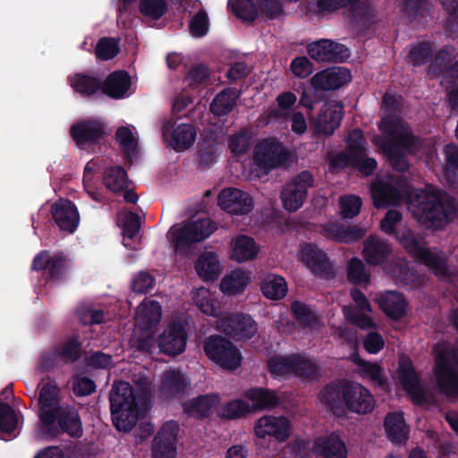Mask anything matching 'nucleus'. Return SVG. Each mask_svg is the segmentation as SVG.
<instances>
[{"instance_id": "obj_18", "label": "nucleus", "mask_w": 458, "mask_h": 458, "mask_svg": "<svg viewBox=\"0 0 458 458\" xmlns=\"http://www.w3.org/2000/svg\"><path fill=\"white\" fill-rule=\"evenodd\" d=\"M217 204L225 212L237 216L248 215L254 208V200L248 192L233 187L219 192Z\"/></svg>"}, {"instance_id": "obj_52", "label": "nucleus", "mask_w": 458, "mask_h": 458, "mask_svg": "<svg viewBox=\"0 0 458 458\" xmlns=\"http://www.w3.org/2000/svg\"><path fill=\"white\" fill-rule=\"evenodd\" d=\"M193 7L198 9V12L190 20V32L195 38L203 37L208 33L209 28L208 13L201 8V3L199 1L193 3Z\"/></svg>"}, {"instance_id": "obj_5", "label": "nucleus", "mask_w": 458, "mask_h": 458, "mask_svg": "<svg viewBox=\"0 0 458 458\" xmlns=\"http://www.w3.org/2000/svg\"><path fill=\"white\" fill-rule=\"evenodd\" d=\"M162 310L160 304L150 299H145L137 308L135 327L131 344L137 348L150 351L154 345V329L160 322Z\"/></svg>"}, {"instance_id": "obj_57", "label": "nucleus", "mask_w": 458, "mask_h": 458, "mask_svg": "<svg viewBox=\"0 0 458 458\" xmlns=\"http://www.w3.org/2000/svg\"><path fill=\"white\" fill-rule=\"evenodd\" d=\"M100 170V165H98L96 161H89L85 165L84 174H83V185L90 196V198L95 201H99V194L96 190V180L95 174L98 173Z\"/></svg>"}, {"instance_id": "obj_58", "label": "nucleus", "mask_w": 458, "mask_h": 458, "mask_svg": "<svg viewBox=\"0 0 458 458\" xmlns=\"http://www.w3.org/2000/svg\"><path fill=\"white\" fill-rule=\"evenodd\" d=\"M140 13L152 20L159 19L167 10L165 0H140Z\"/></svg>"}, {"instance_id": "obj_36", "label": "nucleus", "mask_w": 458, "mask_h": 458, "mask_svg": "<svg viewBox=\"0 0 458 458\" xmlns=\"http://www.w3.org/2000/svg\"><path fill=\"white\" fill-rule=\"evenodd\" d=\"M380 308L390 318L399 319L406 315L407 303L403 295L394 291L380 294L377 298Z\"/></svg>"}, {"instance_id": "obj_39", "label": "nucleus", "mask_w": 458, "mask_h": 458, "mask_svg": "<svg viewBox=\"0 0 458 458\" xmlns=\"http://www.w3.org/2000/svg\"><path fill=\"white\" fill-rule=\"evenodd\" d=\"M387 437L394 443H405L409 437V428L401 412H390L385 418Z\"/></svg>"}, {"instance_id": "obj_20", "label": "nucleus", "mask_w": 458, "mask_h": 458, "mask_svg": "<svg viewBox=\"0 0 458 458\" xmlns=\"http://www.w3.org/2000/svg\"><path fill=\"white\" fill-rule=\"evenodd\" d=\"M351 295L356 306L343 307V312L345 319L361 329L375 327L376 323L369 316L372 309L366 296L357 289L352 290Z\"/></svg>"}, {"instance_id": "obj_4", "label": "nucleus", "mask_w": 458, "mask_h": 458, "mask_svg": "<svg viewBox=\"0 0 458 458\" xmlns=\"http://www.w3.org/2000/svg\"><path fill=\"white\" fill-rule=\"evenodd\" d=\"M319 400L338 416L344 414L346 410L367 415L374 411L377 404L373 394L356 382L328 385L321 390Z\"/></svg>"}, {"instance_id": "obj_59", "label": "nucleus", "mask_w": 458, "mask_h": 458, "mask_svg": "<svg viewBox=\"0 0 458 458\" xmlns=\"http://www.w3.org/2000/svg\"><path fill=\"white\" fill-rule=\"evenodd\" d=\"M441 84L446 88L452 105L458 106V62L445 72Z\"/></svg>"}, {"instance_id": "obj_17", "label": "nucleus", "mask_w": 458, "mask_h": 458, "mask_svg": "<svg viewBox=\"0 0 458 458\" xmlns=\"http://www.w3.org/2000/svg\"><path fill=\"white\" fill-rule=\"evenodd\" d=\"M312 183L313 177L308 171H303L293 177L281 193L284 208L290 212L299 209L303 205L308 189Z\"/></svg>"}, {"instance_id": "obj_12", "label": "nucleus", "mask_w": 458, "mask_h": 458, "mask_svg": "<svg viewBox=\"0 0 458 458\" xmlns=\"http://www.w3.org/2000/svg\"><path fill=\"white\" fill-rule=\"evenodd\" d=\"M39 417L40 425L38 434L41 437H46V429L52 430L55 423V413L63 406L59 404V388L53 380L43 382L39 391Z\"/></svg>"}, {"instance_id": "obj_55", "label": "nucleus", "mask_w": 458, "mask_h": 458, "mask_svg": "<svg viewBox=\"0 0 458 458\" xmlns=\"http://www.w3.org/2000/svg\"><path fill=\"white\" fill-rule=\"evenodd\" d=\"M233 13L244 21H253L259 15V10L251 0H229Z\"/></svg>"}, {"instance_id": "obj_49", "label": "nucleus", "mask_w": 458, "mask_h": 458, "mask_svg": "<svg viewBox=\"0 0 458 458\" xmlns=\"http://www.w3.org/2000/svg\"><path fill=\"white\" fill-rule=\"evenodd\" d=\"M237 98L236 91L231 89H227L220 92L216 96L211 103V112L216 115H225L230 113L235 106Z\"/></svg>"}, {"instance_id": "obj_44", "label": "nucleus", "mask_w": 458, "mask_h": 458, "mask_svg": "<svg viewBox=\"0 0 458 458\" xmlns=\"http://www.w3.org/2000/svg\"><path fill=\"white\" fill-rule=\"evenodd\" d=\"M245 397L252 402L256 410L274 408L280 403L275 392L264 388H251L245 393Z\"/></svg>"}, {"instance_id": "obj_27", "label": "nucleus", "mask_w": 458, "mask_h": 458, "mask_svg": "<svg viewBox=\"0 0 458 458\" xmlns=\"http://www.w3.org/2000/svg\"><path fill=\"white\" fill-rule=\"evenodd\" d=\"M352 79L349 70L343 67H333L316 73L310 84L317 90L336 89L348 83Z\"/></svg>"}, {"instance_id": "obj_35", "label": "nucleus", "mask_w": 458, "mask_h": 458, "mask_svg": "<svg viewBox=\"0 0 458 458\" xmlns=\"http://www.w3.org/2000/svg\"><path fill=\"white\" fill-rule=\"evenodd\" d=\"M222 265L216 252L205 251L199 256L195 262V270L204 281L216 279L222 272Z\"/></svg>"}, {"instance_id": "obj_13", "label": "nucleus", "mask_w": 458, "mask_h": 458, "mask_svg": "<svg viewBox=\"0 0 458 458\" xmlns=\"http://www.w3.org/2000/svg\"><path fill=\"white\" fill-rule=\"evenodd\" d=\"M253 432L258 438L284 443L292 435L293 426L285 416L263 415L256 421Z\"/></svg>"}, {"instance_id": "obj_61", "label": "nucleus", "mask_w": 458, "mask_h": 458, "mask_svg": "<svg viewBox=\"0 0 458 458\" xmlns=\"http://www.w3.org/2000/svg\"><path fill=\"white\" fill-rule=\"evenodd\" d=\"M18 428V416L9 405L0 403V432L11 434Z\"/></svg>"}, {"instance_id": "obj_29", "label": "nucleus", "mask_w": 458, "mask_h": 458, "mask_svg": "<svg viewBox=\"0 0 458 458\" xmlns=\"http://www.w3.org/2000/svg\"><path fill=\"white\" fill-rule=\"evenodd\" d=\"M196 130L190 123H181L170 131L167 127L163 129V137L165 142L176 151H183L192 146L196 140Z\"/></svg>"}, {"instance_id": "obj_47", "label": "nucleus", "mask_w": 458, "mask_h": 458, "mask_svg": "<svg viewBox=\"0 0 458 458\" xmlns=\"http://www.w3.org/2000/svg\"><path fill=\"white\" fill-rule=\"evenodd\" d=\"M327 235L334 240L351 242L360 239L364 232L357 226H346L338 224H329L326 227Z\"/></svg>"}, {"instance_id": "obj_30", "label": "nucleus", "mask_w": 458, "mask_h": 458, "mask_svg": "<svg viewBox=\"0 0 458 458\" xmlns=\"http://www.w3.org/2000/svg\"><path fill=\"white\" fill-rule=\"evenodd\" d=\"M102 90L110 98H124L134 92L133 82L126 72L116 71L106 79Z\"/></svg>"}, {"instance_id": "obj_41", "label": "nucleus", "mask_w": 458, "mask_h": 458, "mask_svg": "<svg viewBox=\"0 0 458 458\" xmlns=\"http://www.w3.org/2000/svg\"><path fill=\"white\" fill-rule=\"evenodd\" d=\"M352 361L357 365V374L363 379L373 382L380 386L386 384V377L382 368L377 363H372L361 360L357 355H353Z\"/></svg>"}, {"instance_id": "obj_8", "label": "nucleus", "mask_w": 458, "mask_h": 458, "mask_svg": "<svg viewBox=\"0 0 458 458\" xmlns=\"http://www.w3.org/2000/svg\"><path fill=\"white\" fill-rule=\"evenodd\" d=\"M267 369L275 377L290 376L310 378L316 375L317 366L309 358L301 354L276 355L268 360Z\"/></svg>"}, {"instance_id": "obj_32", "label": "nucleus", "mask_w": 458, "mask_h": 458, "mask_svg": "<svg viewBox=\"0 0 458 458\" xmlns=\"http://www.w3.org/2000/svg\"><path fill=\"white\" fill-rule=\"evenodd\" d=\"M312 451L322 458H346L344 442L335 433L316 439Z\"/></svg>"}, {"instance_id": "obj_51", "label": "nucleus", "mask_w": 458, "mask_h": 458, "mask_svg": "<svg viewBox=\"0 0 458 458\" xmlns=\"http://www.w3.org/2000/svg\"><path fill=\"white\" fill-rule=\"evenodd\" d=\"M444 152L447 163L445 181L452 188L458 191V147L447 145Z\"/></svg>"}, {"instance_id": "obj_3", "label": "nucleus", "mask_w": 458, "mask_h": 458, "mask_svg": "<svg viewBox=\"0 0 458 458\" xmlns=\"http://www.w3.org/2000/svg\"><path fill=\"white\" fill-rule=\"evenodd\" d=\"M134 386L120 381L114 384L111 394L112 420L119 431H130L145 411L146 400L155 388L145 375L134 377Z\"/></svg>"}, {"instance_id": "obj_48", "label": "nucleus", "mask_w": 458, "mask_h": 458, "mask_svg": "<svg viewBox=\"0 0 458 458\" xmlns=\"http://www.w3.org/2000/svg\"><path fill=\"white\" fill-rule=\"evenodd\" d=\"M296 100V96L290 91L278 95L276 98L277 107L267 111L268 121L286 120Z\"/></svg>"}, {"instance_id": "obj_64", "label": "nucleus", "mask_w": 458, "mask_h": 458, "mask_svg": "<svg viewBox=\"0 0 458 458\" xmlns=\"http://www.w3.org/2000/svg\"><path fill=\"white\" fill-rule=\"evenodd\" d=\"M347 277L353 284H363L369 281V275L366 271L363 262L357 258H353L349 261L347 267Z\"/></svg>"}, {"instance_id": "obj_62", "label": "nucleus", "mask_w": 458, "mask_h": 458, "mask_svg": "<svg viewBox=\"0 0 458 458\" xmlns=\"http://www.w3.org/2000/svg\"><path fill=\"white\" fill-rule=\"evenodd\" d=\"M361 199L356 195H345L339 199L340 214L344 218L356 216L361 208Z\"/></svg>"}, {"instance_id": "obj_6", "label": "nucleus", "mask_w": 458, "mask_h": 458, "mask_svg": "<svg viewBox=\"0 0 458 458\" xmlns=\"http://www.w3.org/2000/svg\"><path fill=\"white\" fill-rule=\"evenodd\" d=\"M436 366L434 377L436 383L447 397L458 395V353L450 351L445 343L438 344L434 349Z\"/></svg>"}, {"instance_id": "obj_56", "label": "nucleus", "mask_w": 458, "mask_h": 458, "mask_svg": "<svg viewBox=\"0 0 458 458\" xmlns=\"http://www.w3.org/2000/svg\"><path fill=\"white\" fill-rule=\"evenodd\" d=\"M134 131L135 128L132 126H123L116 131V140L127 156L133 154L137 148V138Z\"/></svg>"}, {"instance_id": "obj_60", "label": "nucleus", "mask_w": 458, "mask_h": 458, "mask_svg": "<svg viewBox=\"0 0 458 458\" xmlns=\"http://www.w3.org/2000/svg\"><path fill=\"white\" fill-rule=\"evenodd\" d=\"M251 411V407L242 400H233L220 407L217 413L220 417L235 419L242 417Z\"/></svg>"}, {"instance_id": "obj_37", "label": "nucleus", "mask_w": 458, "mask_h": 458, "mask_svg": "<svg viewBox=\"0 0 458 458\" xmlns=\"http://www.w3.org/2000/svg\"><path fill=\"white\" fill-rule=\"evenodd\" d=\"M299 259L313 273L324 272L328 267L326 254L311 243H305L301 246Z\"/></svg>"}, {"instance_id": "obj_40", "label": "nucleus", "mask_w": 458, "mask_h": 458, "mask_svg": "<svg viewBox=\"0 0 458 458\" xmlns=\"http://www.w3.org/2000/svg\"><path fill=\"white\" fill-rule=\"evenodd\" d=\"M80 344L77 340L69 341L60 352H52L48 355L43 354L39 365L43 370L47 369L51 364L57 363L58 360L64 361L74 360L78 357Z\"/></svg>"}, {"instance_id": "obj_43", "label": "nucleus", "mask_w": 458, "mask_h": 458, "mask_svg": "<svg viewBox=\"0 0 458 458\" xmlns=\"http://www.w3.org/2000/svg\"><path fill=\"white\" fill-rule=\"evenodd\" d=\"M261 291L268 299L280 300L287 293V283L284 277L275 274H269L262 280Z\"/></svg>"}, {"instance_id": "obj_15", "label": "nucleus", "mask_w": 458, "mask_h": 458, "mask_svg": "<svg viewBox=\"0 0 458 458\" xmlns=\"http://www.w3.org/2000/svg\"><path fill=\"white\" fill-rule=\"evenodd\" d=\"M106 133V124L99 118L82 120L71 127L73 140L82 149L98 145Z\"/></svg>"}, {"instance_id": "obj_50", "label": "nucleus", "mask_w": 458, "mask_h": 458, "mask_svg": "<svg viewBox=\"0 0 458 458\" xmlns=\"http://www.w3.org/2000/svg\"><path fill=\"white\" fill-rule=\"evenodd\" d=\"M292 313L304 328L318 330L320 326V320L317 315L305 304L300 301H294L292 304Z\"/></svg>"}, {"instance_id": "obj_63", "label": "nucleus", "mask_w": 458, "mask_h": 458, "mask_svg": "<svg viewBox=\"0 0 458 458\" xmlns=\"http://www.w3.org/2000/svg\"><path fill=\"white\" fill-rule=\"evenodd\" d=\"M250 145V135L246 131H238L228 139V147L231 153L235 156L244 154Z\"/></svg>"}, {"instance_id": "obj_25", "label": "nucleus", "mask_w": 458, "mask_h": 458, "mask_svg": "<svg viewBox=\"0 0 458 458\" xmlns=\"http://www.w3.org/2000/svg\"><path fill=\"white\" fill-rule=\"evenodd\" d=\"M308 53L319 62L343 61L349 56V51L344 45L327 39L310 44Z\"/></svg>"}, {"instance_id": "obj_7", "label": "nucleus", "mask_w": 458, "mask_h": 458, "mask_svg": "<svg viewBox=\"0 0 458 458\" xmlns=\"http://www.w3.org/2000/svg\"><path fill=\"white\" fill-rule=\"evenodd\" d=\"M216 229V225L209 218L197 219L173 226L167 233V238L176 253L184 254L193 242L207 239Z\"/></svg>"}, {"instance_id": "obj_24", "label": "nucleus", "mask_w": 458, "mask_h": 458, "mask_svg": "<svg viewBox=\"0 0 458 458\" xmlns=\"http://www.w3.org/2000/svg\"><path fill=\"white\" fill-rule=\"evenodd\" d=\"M260 246L246 234H236L229 241V258L237 263L252 261L259 257Z\"/></svg>"}, {"instance_id": "obj_22", "label": "nucleus", "mask_w": 458, "mask_h": 458, "mask_svg": "<svg viewBox=\"0 0 458 458\" xmlns=\"http://www.w3.org/2000/svg\"><path fill=\"white\" fill-rule=\"evenodd\" d=\"M346 142L352 154V166L357 167L364 175L371 174L376 169L377 162L374 158L366 157L365 140L361 131L355 129L350 131Z\"/></svg>"}, {"instance_id": "obj_11", "label": "nucleus", "mask_w": 458, "mask_h": 458, "mask_svg": "<svg viewBox=\"0 0 458 458\" xmlns=\"http://www.w3.org/2000/svg\"><path fill=\"white\" fill-rule=\"evenodd\" d=\"M285 159V151L283 146L275 139H266L259 142L255 148L251 175L260 178L268 171Z\"/></svg>"}, {"instance_id": "obj_42", "label": "nucleus", "mask_w": 458, "mask_h": 458, "mask_svg": "<svg viewBox=\"0 0 458 458\" xmlns=\"http://www.w3.org/2000/svg\"><path fill=\"white\" fill-rule=\"evenodd\" d=\"M65 266L64 258L60 254L50 257L47 251H41L38 254L32 263V269L40 270L47 268L51 276H58Z\"/></svg>"}, {"instance_id": "obj_53", "label": "nucleus", "mask_w": 458, "mask_h": 458, "mask_svg": "<svg viewBox=\"0 0 458 458\" xmlns=\"http://www.w3.org/2000/svg\"><path fill=\"white\" fill-rule=\"evenodd\" d=\"M103 180L106 188L114 192L123 191L128 185L126 172L121 166L108 168Z\"/></svg>"}, {"instance_id": "obj_21", "label": "nucleus", "mask_w": 458, "mask_h": 458, "mask_svg": "<svg viewBox=\"0 0 458 458\" xmlns=\"http://www.w3.org/2000/svg\"><path fill=\"white\" fill-rule=\"evenodd\" d=\"M186 343V332L180 323L168 325L157 338L160 352L170 356L183 352Z\"/></svg>"}, {"instance_id": "obj_54", "label": "nucleus", "mask_w": 458, "mask_h": 458, "mask_svg": "<svg viewBox=\"0 0 458 458\" xmlns=\"http://www.w3.org/2000/svg\"><path fill=\"white\" fill-rule=\"evenodd\" d=\"M71 86L82 97L94 94L100 87L99 82L93 77L76 74L71 78Z\"/></svg>"}, {"instance_id": "obj_23", "label": "nucleus", "mask_w": 458, "mask_h": 458, "mask_svg": "<svg viewBox=\"0 0 458 458\" xmlns=\"http://www.w3.org/2000/svg\"><path fill=\"white\" fill-rule=\"evenodd\" d=\"M178 430L175 421H167L162 426L154 440V458H175Z\"/></svg>"}, {"instance_id": "obj_31", "label": "nucleus", "mask_w": 458, "mask_h": 458, "mask_svg": "<svg viewBox=\"0 0 458 458\" xmlns=\"http://www.w3.org/2000/svg\"><path fill=\"white\" fill-rule=\"evenodd\" d=\"M191 299L195 306L204 314L216 318L217 320L225 316L220 301L216 294L206 287H199L191 291Z\"/></svg>"}, {"instance_id": "obj_38", "label": "nucleus", "mask_w": 458, "mask_h": 458, "mask_svg": "<svg viewBox=\"0 0 458 458\" xmlns=\"http://www.w3.org/2000/svg\"><path fill=\"white\" fill-rule=\"evenodd\" d=\"M217 394H205L191 399L183 404L184 411L191 417L203 418L208 416L219 403Z\"/></svg>"}, {"instance_id": "obj_2", "label": "nucleus", "mask_w": 458, "mask_h": 458, "mask_svg": "<svg viewBox=\"0 0 458 458\" xmlns=\"http://www.w3.org/2000/svg\"><path fill=\"white\" fill-rule=\"evenodd\" d=\"M396 105L394 96L385 95L383 108L389 114H385L379 124L383 137H375L373 141L386 155L395 170L404 171L408 167L404 153L414 152L417 142L407 123L394 114Z\"/></svg>"}, {"instance_id": "obj_46", "label": "nucleus", "mask_w": 458, "mask_h": 458, "mask_svg": "<svg viewBox=\"0 0 458 458\" xmlns=\"http://www.w3.org/2000/svg\"><path fill=\"white\" fill-rule=\"evenodd\" d=\"M186 386L183 375L175 369L166 370L161 377L158 391L164 395H171L182 391Z\"/></svg>"}, {"instance_id": "obj_19", "label": "nucleus", "mask_w": 458, "mask_h": 458, "mask_svg": "<svg viewBox=\"0 0 458 458\" xmlns=\"http://www.w3.org/2000/svg\"><path fill=\"white\" fill-rule=\"evenodd\" d=\"M396 378L414 403L422 404L428 402V394L420 385L411 361L409 359H400Z\"/></svg>"}, {"instance_id": "obj_26", "label": "nucleus", "mask_w": 458, "mask_h": 458, "mask_svg": "<svg viewBox=\"0 0 458 458\" xmlns=\"http://www.w3.org/2000/svg\"><path fill=\"white\" fill-rule=\"evenodd\" d=\"M58 428L72 437H81L83 428L77 410L70 406H63L55 413V423L52 430L46 429V433L51 436L58 432Z\"/></svg>"}, {"instance_id": "obj_1", "label": "nucleus", "mask_w": 458, "mask_h": 458, "mask_svg": "<svg viewBox=\"0 0 458 458\" xmlns=\"http://www.w3.org/2000/svg\"><path fill=\"white\" fill-rule=\"evenodd\" d=\"M370 191L377 208L398 204L405 198L413 216L420 224L436 229L451 221L457 211L454 199L432 186L426 190L411 189L402 180L377 178Z\"/></svg>"}, {"instance_id": "obj_16", "label": "nucleus", "mask_w": 458, "mask_h": 458, "mask_svg": "<svg viewBox=\"0 0 458 458\" xmlns=\"http://www.w3.org/2000/svg\"><path fill=\"white\" fill-rule=\"evenodd\" d=\"M216 328L232 337L246 340L258 332V324L249 315L225 314L216 322Z\"/></svg>"}, {"instance_id": "obj_9", "label": "nucleus", "mask_w": 458, "mask_h": 458, "mask_svg": "<svg viewBox=\"0 0 458 458\" xmlns=\"http://www.w3.org/2000/svg\"><path fill=\"white\" fill-rule=\"evenodd\" d=\"M203 349L208 359L224 369L233 370L242 362L240 351L225 337L209 336L204 342Z\"/></svg>"}, {"instance_id": "obj_10", "label": "nucleus", "mask_w": 458, "mask_h": 458, "mask_svg": "<svg viewBox=\"0 0 458 458\" xmlns=\"http://www.w3.org/2000/svg\"><path fill=\"white\" fill-rule=\"evenodd\" d=\"M396 239L410 253L428 267L437 276L441 279H445L449 276L448 269L439 253L437 250L425 248L422 243L415 240L410 230L405 229L403 234L396 233Z\"/></svg>"}, {"instance_id": "obj_45", "label": "nucleus", "mask_w": 458, "mask_h": 458, "mask_svg": "<svg viewBox=\"0 0 458 458\" xmlns=\"http://www.w3.org/2000/svg\"><path fill=\"white\" fill-rule=\"evenodd\" d=\"M390 250L389 246L377 237H370L365 242L363 256L371 265H377L385 260Z\"/></svg>"}, {"instance_id": "obj_34", "label": "nucleus", "mask_w": 458, "mask_h": 458, "mask_svg": "<svg viewBox=\"0 0 458 458\" xmlns=\"http://www.w3.org/2000/svg\"><path fill=\"white\" fill-rule=\"evenodd\" d=\"M251 281V272L237 268L232 270L220 282V290L226 295L242 293Z\"/></svg>"}, {"instance_id": "obj_14", "label": "nucleus", "mask_w": 458, "mask_h": 458, "mask_svg": "<svg viewBox=\"0 0 458 458\" xmlns=\"http://www.w3.org/2000/svg\"><path fill=\"white\" fill-rule=\"evenodd\" d=\"M343 116V104L337 100H327L318 115L310 119V127L317 135L329 136L339 127Z\"/></svg>"}, {"instance_id": "obj_33", "label": "nucleus", "mask_w": 458, "mask_h": 458, "mask_svg": "<svg viewBox=\"0 0 458 458\" xmlns=\"http://www.w3.org/2000/svg\"><path fill=\"white\" fill-rule=\"evenodd\" d=\"M117 224L123 228V246L133 250L138 249V233L140 225V216L132 212H120L117 216Z\"/></svg>"}, {"instance_id": "obj_28", "label": "nucleus", "mask_w": 458, "mask_h": 458, "mask_svg": "<svg viewBox=\"0 0 458 458\" xmlns=\"http://www.w3.org/2000/svg\"><path fill=\"white\" fill-rule=\"evenodd\" d=\"M52 215L58 227L69 233H73L79 225L80 216L73 203L60 199L52 206Z\"/></svg>"}]
</instances>
